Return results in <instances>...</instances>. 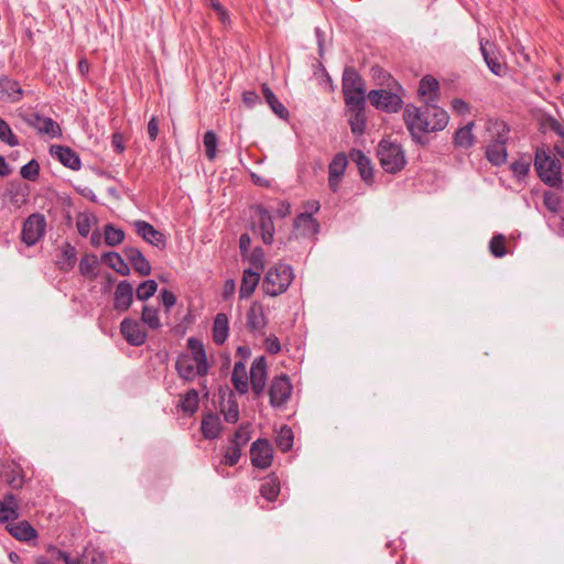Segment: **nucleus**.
Returning <instances> with one entry per match:
<instances>
[{
	"label": "nucleus",
	"mask_w": 564,
	"mask_h": 564,
	"mask_svg": "<svg viewBox=\"0 0 564 564\" xmlns=\"http://www.w3.org/2000/svg\"><path fill=\"white\" fill-rule=\"evenodd\" d=\"M403 120L412 140L420 145H426V134L438 132L448 124V113L436 104H424L423 107L408 104L404 106Z\"/></svg>",
	"instance_id": "nucleus-1"
},
{
	"label": "nucleus",
	"mask_w": 564,
	"mask_h": 564,
	"mask_svg": "<svg viewBox=\"0 0 564 564\" xmlns=\"http://www.w3.org/2000/svg\"><path fill=\"white\" fill-rule=\"evenodd\" d=\"M189 354H181L175 364V368L180 378L185 381H193L195 377H204L207 375L209 365L203 343L195 338L187 339Z\"/></svg>",
	"instance_id": "nucleus-2"
},
{
	"label": "nucleus",
	"mask_w": 564,
	"mask_h": 564,
	"mask_svg": "<svg viewBox=\"0 0 564 564\" xmlns=\"http://www.w3.org/2000/svg\"><path fill=\"white\" fill-rule=\"evenodd\" d=\"M487 131L491 140L486 147V159L495 166H501L507 162V141L509 139V127L502 120H488Z\"/></svg>",
	"instance_id": "nucleus-3"
},
{
	"label": "nucleus",
	"mask_w": 564,
	"mask_h": 564,
	"mask_svg": "<svg viewBox=\"0 0 564 564\" xmlns=\"http://www.w3.org/2000/svg\"><path fill=\"white\" fill-rule=\"evenodd\" d=\"M293 278L291 265L276 263L267 271L261 284L262 291L269 296H278L289 289Z\"/></svg>",
	"instance_id": "nucleus-4"
},
{
	"label": "nucleus",
	"mask_w": 564,
	"mask_h": 564,
	"mask_svg": "<svg viewBox=\"0 0 564 564\" xmlns=\"http://www.w3.org/2000/svg\"><path fill=\"white\" fill-rule=\"evenodd\" d=\"M345 105L367 102L366 82L352 66L345 67L341 77Z\"/></svg>",
	"instance_id": "nucleus-5"
},
{
	"label": "nucleus",
	"mask_w": 564,
	"mask_h": 564,
	"mask_svg": "<svg viewBox=\"0 0 564 564\" xmlns=\"http://www.w3.org/2000/svg\"><path fill=\"white\" fill-rule=\"evenodd\" d=\"M534 167L539 177L545 184L552 187H557L562 184L561 164L546 150L538 149L535 151Z\"/></svg>",
	"instance_id": "nucleus-6"
},
{
	"label": "nucleus",
	"mask_w": 564,
	"mask_h": 564,
	"mask_svg": "<svg viewBox=\"0 0 564 564\" xmlns=\"http://www.w3.org/2000/svg\"><path fill=\"white\" fill-rule=\"evenodd\" d=\"M377 154L382 169L387 173L394 174L405 166V154L399 144L381 141Z\"/></svg>",
	"instance_id": "nucleus-7"
},
{
	"label": "nucleus",
	"mask_w": 564,
	"mask_h": 564,
	"mask_svg": "<svg viewBox=\"0 0 564 564\" xmlns=\"http://www.w3.org/2000/svg\"><path fill=\"white\" fill-rule=\"evenodd\" d=\"M392 89H372L367 94V99L371 106L380 111L397 113L403 107V99L399 94L400 90L392 91Z\"/></svg>",
	"instance_id": "nucleus-8"
},
{
	"label": "nucleus",
	"mask_w": 564,
	"mask_h": 564,
	"mask_svg": "<svg viewBox=\"0 0 564 564\" xmlns=\"http://www.w3.org/2000/svg\"><path fill=\"white\" fill-rule=\"evenodd\" d=\"M46 218L43 214L33 213L23 223L21 240L28 246H35L45 235Z\"/></svg>",
	"instance_id": "nucleus-9"
},
{
	"label": "nucleus",
	"mask_w": 564,
	"mask_h": 564,
	"mask_svg": "<svg viewBox=\"0 0 564 564\" xmlns=\"http://www.w3.org/2000/svg\"><path fill=\"white\" fill-rule=\"evenodd\" d=\"M23 121L35 129L37 133L47 135L51 139L59 138L62 129L52 118L44 117L35 111H28L21 115Z\"/></svg>",
	"instance_id": "nucleus-10"
},
{
	"label": "nucleus",
	"mask_w": 564,
	"mask_h": 564,
	"mask_svg": "<svg viewBox=\"0 0 564 564\" xmlns=\"http://www.w3.org/2000/svg\"><path fill=\"white\" fill-rule=\"evenodd\" d=\"M293 386L286 375H280L272 379L269 388L270 404L272 408H281L291 397Z\"/></svg>",
	"instance_id": "nucleus-11"
},
{
	"label": "nucleus",
	"mask_w": 564,
	"mask_h": 564,
	"mask_svg": "<svg viewBox=\"0 0 564 564\" xmlns=\"http://www.w3.org/2000/svg\"><path fill=\"white\" fill-rule=\"evenodd\" d=\"M250 456L254 467L265 469L272 464L273 448L268 440L259 438L252 443Z\"/></svg>",
	"instance_id": "nucleus-12"
},
{
	"label": "nucleus",
	"mask_w": 564,
	"mask_h": 564,
	"mask_svg": "<svg viewBox=\"0 0 564 564\" xmlns=\"http://www.w3.org/2000/svg\"><path fill=\"white\" fill-rule=\"evenodd\" d=\"M267 324L268 318L264 314L262 304L259 302L251 303L246 316L247 329L254 335L262 336L264 335Z\"/></svg>",
	"instance_id": "nucleus-13"
},
{
	"label": "nucleus",
	"mask_w": 564,
	"mask_h": 564,
	"mask_svg": "<svg viewBox=\"0 0 564 564\" xmlns=\"http://www.w3.org/2000/svg\"><path fill=\"white\" fill-rule=\"evenodd\" d=\"M250 383L256 397L264 392L267 383V361L263 356L256 358L250 368Z\"/></svg>",
	"instance_id": "nucleus-14"
},
{
	"label": "nucleus",
	"mask_w": 564,
	"mask_h": 564,
	"mask_svg": "<svg viewBox=\"0 0 564 564\" xmlns=\"http://www.w3.org/2000/svg\"><path fill=\"white\" fill-rule=\"evenodd\" d=\"M133 226L138 236H140L144 241L160 249L165 248V235L156 230L151 224L145 220H135Z\"/></svg>",
	"instance_id": "nucleus-15"
},
{
	"label": "nucleus",
	"mask_w": 564,
	"mask_h": 564,
	"mask_svg": "<svg viewBox=\"0 0 564 564\" xmlns=\"http://www.w3.org/2000/svg\"><path fill=\"white\" fill-rule=\"evenodd\" d=\"M120 333L131 346H141L147 339V333L142 329L141 324L132 318L127 317L121 322Z\"/></svg>",
	"instance_id": "nucleus-16"
},
{
	"label": "nucleus",
	"mask_w": 564,
	"mask_h": 564,
	"mask_svg": "<svg viewBox=\"0 0 564 564\" xmlns=\"http://www.w3.org/2000/svg\"><path fill=\"white\" fill-rule=\"evenodd\" d=\"M0 479L12 489H21L24 485V471L14 462L6 463L1 466Z\"/></svg>",
	"instance_id": "nucleus-17"
},
{
	"label": "nucleus",
	"mask_w": 564,
	"mask_h": 564,
	"mask_svg": "<svg viewBox=\"0 0 564 564\" xmlns=\"http://www.w3.org/2000/svg\"><path fill=\"white\" fill-rule=\"evenodd\" d=\"M133 302V288L129 281H120L113 295V308L121 313L127 312Z\"/></svg>",
	"instance_id": "nucleus-18"
},
{
	"label": "nucleus",
	"mask_w": 564,
	"mask_h": 564,
	"mask_svg": "<svg viewBox=\"0 0 564 564\" xmlns=\"http://www.w3.org/2000/svg\"><path fill=\"white\" fill-rule=\"evenodd\" d=\"M52 156L57 159L65 167L78 171L82 167L79 155L69 147L52 145L50 149Z\"/></svg>",
	"instance_id": "nucleus-19"
},
{
	"label": "nucleus",
	"mask_w": 564,
	"mask_h": 564,
	"mask_svg": "<svg viewBox=\"0 0 564 564\" xmlns=\"http://www.w3.org/2000/svg\"><path fill=\"white\" fill-rule=\"evenodd\" d=\"M349 112L348 123L355 135H361L366 129V102L345 105Z\"/></svg>",
	"instance_id": "nucleus-20"
},
{
	"label": "nucleus",
	"mask_w": 564,
	"mask_h": 564,
	"mask_svg": "<svg viewBox=\"0 0 564 564\" xmlns=\"http://www.w3.org/2000/svg\"><path fill=\"white\" fill-rule=\"evenodd\" d=\"M23 89L18 80L9 76L0 77V99L7 102H18L23 98Z\"/></svg>",
	"instance_id": "nucleus-21"
},
{
	"label": "nucleus",
	"mask_w": 564,
	"mask_h": 564,
	"mask_svg": "<svg viewBox=\"0 0 564 564\" xmlns=\"http://www.w3.org/2000/svg\"><path fill=\"white\" fill-rule=\"evenodd\" d=\"M30 186L22 182H11L6 189L4 196L15 208H21L29 200Z\"/></svg>",
	"instance_id": "nucleus-22"
},
{
	"label": "nucleus",
	"mask_w": 564,
	"mask_h": 564,
	"mask_svg": "<svg viewBox=\"0 0 564 564\" xmlns=\"http://www.w3.org/2000/svg\"><path fill=\"white\" fill-rule=\"evenodd\" d=\"M123 254L135 272L143 276L151 274V264L138 248L126 247L123 249Z\"/></svg>",
	"instance_id": "nucleus-23"
},
{
	"label": "nucleus",
	"mask_w": 564,
	"mask_h": 564,
	"mask_svg": "<svg viewBox=\"0 0 564 564\" xmlns=\"http://www.w3.org/2000/svg\"><path fill=\"white\" fill-rule=\"evenodd\" d=\"M256 212L259 218V229L261 232L262 241L265 245H271L273 242L275 231L272 216L269 210L261 205L257 206Z\"/></svg>",
	"instance_id": "nucleus-24"
},
{
	"label": "nucleus",
	"mask_w": 564,
	"mask_h": 564,
	"mask_svg": "<svg viewBox=\"0 0 564 564\" xmlns=\"http://www.w3.org/2000/svg\"><path fill=\"white\" fill-rule=\"evenodd\" d=\"M417 94L420 97H426L424 104H436L440 98V84L431 75L424 76L420 80Z\"/></svg>",
	"instance_id": "nucleus-25"
},
{
	"label": "nucleus",
	"mask_w": 564,
	"mask_h": 564,
	"mask_svg": "<svg viewBox=\"0 0 564 564\" xmlns=\"http://www.w3.org/2000/svg\"><path fill=\"white\" fill-rule=\"evenodd\" d=\"M6 529L18 541L28 542L37 538L36 530L26 520L8 523Z\"/></svg>",
	"instance_id": "nucleus-26"
},
{
	"label": "nucleus",
	"mask_w": 564,
	"mask_h": 564,
	"mask_svg": "<svg viewBox=\"0 0 564 564\" xmlns=\"http://www.w3.org/2000/svg\"><path fill=\"white\" fill-rule=\"evenodd\" d=\"M475 127L474 121H469L464 127L458 128L453 137V144L456 148L468 150L476 143V137L473 133Z\"/></svg>",
	"instance_id": "nucleus-27"
},
{
	"label": "nucleus",
	"mask_w": 564,
	"mask_h": 564,
	"mask_svg": "<svg viewBox=\"0 0 564 564\" xmlns=\"http://www.w3.org/2000/svg\"><path fill=\"white\" fill-rule=\"evenodd\" d=\"M260 275L261 272L254 271L253 269L243 270L239 289L240 299H248L252 295L260 281Z\"/></svg>",
	"instance_id": "nucleus-28"
},
{
	"label": "nucleus",
	"mask_w": 564,
	"mask_h": 564,
	"mask_svg": "<svg viewBox=\"0 0 564 564\" xmlns=\"http://www.w3.org/2000/svg\"><path fill=\"white\" fill-rule=\"evenodd\" d=\"M221 424L219 416L215 413H207L202 420L200 431L205 438L215 440L219 436Z\"/></svg>",
	"instance_id": "nucleus-29"
},
{
	"label": "nucleus",
	"mask_w": 564,
	"mask_h": 564,
	"mask_svg": "<svg viewBox=\"0 0 564 564\" xmlns=\"http://www.w3.org/2000/svg\"><path fill=\"white\" fill-rule=\"evenodd\" d=\"M294 227L301 230L304 236H313L319 231L318 221L312 216V213H302L294 219Z\"/></svg>",
	"instance_id": "nucleus-30"
},
{
	"label": "nucleus",
	"mask_w": 564,
	"mask_h": 564,
	"mask_svg": "<svg viewBox=\"0 0 564 564\" xmlns=\"http://www.w3.org/2000/svg\"><path fill=\"white\" fill-rule=\"evenodd\" d=\"M229 333V322L225 313H218L213 323V340L217 345H223Z\"/></svg>",
	"instance_id": "nucleus-31"
},
{
	"label": "nucleus",
	"mask_w": 564,
	"mask_h": 564,
	"mask_svg": "<svg viewBox=\"0 0 564 564\" xmlns=\"http://www.w3.org/2000/svg\"><path fill=\"white\" fill-rule=\"evenodd\" d=\"M351 160L358 166L361 178L368 184L371 183L373 174L370 159L362 151L354 150L351 152Z\"/></svg>",
	"instance_id": "nucleus-32"
},
{
	"label": "nucleus",
	"mask_w": 564,
	"mask_h": 564,
	"mask_svg": "<svg viewBox=\"0 0 564 564\" xmlns=\"http://www.w3.org/2000/svg\"><path fill=\"white\" fill-rule=\"evenodd\" d=\"M262 94L263 97L269 105L270 109L280 118V119H289L290 112L285 108V106L278 99L275 94L271 90L268 84H262Z\"/></svg>",
	"instance_id": "nucleus-33"
},
{
	"label": "nucleus",
	"mask_w": 564,
	"mask_h": 564,
	"mask_svg": "<svg viewBox=\"0 0 564 564\" xmlns=\"http://www.w3.org/2000/svg\"><path fill=\"white\" fill-rule=\"evenodd\" d=\"M280 494V479L272 473L268 475L260 486V495L268 501H274Z\"/></svg>",
	"instance_id": "nucleus-34"
},
{
	"label": "nucleus",
	"mask_w": 564,
	"mask_h": 564,
	"mask_svg": "<svg viewBox=\"0 0 564 564\" xmlns=\"http://www.w3.org/2000/svg\"><path fill=\"white\" fill-rule=\"evenodd\" d=\"M231 382L235 389L240 393L245 394L248 392L249 382L248 376L246 371V366L242 361H237L234 366V370L231 373Z\"/></svg>",
	"instance_id": "nucleus-35"
},
{
	"label": "nucleus",
	"mask_w": 564,
	"mask_h": 564,
	"mask_svg": "<svg viewBox=\"0 0 564 564\" xmlns=\"http://www.w3.org/2000/svg\"><path fill=\"white\" fill-rule=\"evenodd\" d=\"M101 261L113 269L117 273L127 276L130 274V268L123 258L115 251L102 253Z\"/></svg>",
	"instance_id": "nucleus-36"
},
{
	"label": "nucleus",
	"mask_w": 564,
	"mask_h": 564,
	"mask_svg": "<svg viewBox=\"0 0 564 564\" xmlns=\"http://www.w3.org/2000/svg\"><path fill=\"white\" fill-rule=\"evenodd\" d=\"M76 249L73 245L69 242L63 243L61 248V256L58 260L56 261L59 270L64 272H68L72 270L76 263Z\"/></svg>",
	"instance_id": "nucleus-37"
},
{
	"label": "nucleus",
	"mask_w": 564,
	"mask_h": 564,
	"mask_svg": "<svg viewBox=\"0 0 564 564\" xmlns=\"http://www.w3.org/2000/svg\"><path fill=\"white\" fill-rule=\"evenodd\" d=\"M198 392L195 389H191L180 398L178 408L184 414L193 415L198 409Z\"/></svg>",
	"instance_id": "nucleus-38"
},
{
	"label": "nucleus",
	"mask_w": 564,
	"mask_h": 564,
	"mask_svg": "<svg viewBox=\"0 0 564 564\" xmlns=\"http://www.w3.org/2000/svg\"><path fill=\"white\" fill-rule=\"evenodd\" d=\"M294 441L293 431L290 426L283 425L275 437V444L282 452H288L292 448Z\"/></svg>",
	"instance_id": "nucleus-39"
},
{
	"label": "nucleus",
	"mask_w": 564,
	"mask_h": 564,
	"mask_svg": "<svg viewBox=\"0 0 564 564\" xmlns=\"http://www.w3.org/2000/svg\"><path fill=\"white\" fill-rule=\"evenodd\" d=\"M105 242L110 247H116L124 240V231L121 228L115 227L112 224L105 226Z\"/></svg>",
	"instance_id": "nucleus-40"
},
{
	"label": "nucleus",
	"mask_w": 564,
	"mask_h": 564,
	"mask_svg": "<svg viewBox=\"0 0 564 564\" xmlns=\"http://www.w3.org/2000/svg\"><path fill=\"white\" fill-rule=\"evenodd\" d=\"M98 259L95 254H85L79 262V271L86 278H96Z\"/></svg>",
	"instance_id": "nucleus-41"
},
{
	"label": "nucleus",
	"mask_w": 564,
	"mask_h": 564,
	"mask_svg": "<svg viewBox=\"0 0 564 564\" xmlns=\"http://www.w3.org/2000/svg\"><path fill=\"white\" fill-rule=\"evenodd\" d=\"M480 51L490 72L497 76H502L505 73V66L499 61V58L497 56L490 55L487 47L484 44L480 45Z\"/></svg>",
	"instance_id": "nucleus-42"
},
{
	"label": "nucleus",
	"mask_w": 564,
	"mask_h": 564,
	"mask_svg": "<svg viewBox=\"0 0 564 564\" xmlns=\"http://www.w3.org/2000/svg\"><path fill=\"white\" fill-rule=\"evenodd\" d=\"M348 160L344 153H337L328 166V175L341 177L346 171Z\"/></svg>",
	"instance_id": "nucleus-43"
},
{
	"label": "nucleus",
	"mask_w": 564,
	"mask_h": 564,
	"mask_svg": "<svg viewBox=\"0 0 564 564\" xmlns=\"http://www.w3.org/2000/svg\"><path fill=\"white\" fill-rule=\"evenodd\" d=\"M371 75L372 77L379 82L380 85H388L390 88H394V87H398V90H402V87L401 85H399L392 77L391 75L386 72L382 67L380 66H372L371 67Z\"/></svg>",
	"instance_id": "nucleus-44"
},
{
	"label": "nucleus",
	"mask_w": 564,
	"mask_h": 564,
	"mask_svg": "<svg viewBox=\"0 0 564 564\" xmlns=\"http://www.w3.org/2000/svg\"><path fill=\"white\" fill-rule=\"evenodd\" d=\"M141 319L151 329H159L161 327L158 308L144 305L141 313Z\"/></svg>",
	"instance_id": "nucleus-45"
},
{
	"label": "nucleus",
	"mask_w": 564,
	"mask_h": 564,
	"mask_svg": "<svg viewBox=\"0 0 564 564\" xmlns=\"http://www.w3.org/2000/svg\"><path fill=\"white\" fill-rule=\"evenodd\" d=\"M158 290V283L154 280H147L139 284L135 291L137 299L147 301L152 297Z\"/></svg>",
	"instance_id": "nucleus-46"
},
{
	"label": "nucleus",
	"mask_w": 564,
	"mask_h": 564,
	"mask_svg": "<svg viewBox=\"0 0 564 564\" xmlns=\"http://www.w3.org/2000/svg\"><path fill=\"white\" fill-rule=\"evenodd\" d=\"M0 141L10 147L19 145L18 137L12 132L8 122L2 118H0Z\"/></svg>",
	"instance_id": "nucleus-47"
},
{
	"label": "nucleus",
	"mask_w": 564,
	"mask_h": 564,
	"mask_svg": "<svg viewBox=\"0 0 564 564\" xmlns=\"http://www.w3.org/2000/svg\"><path fill=\"white\" fill-rule=\"evenodd\" d=\"M543 204L550 213L557 214L561 209L562 198L557 193L546 191L543 195Z\"/></svg>",
	"instance_id": "nucleus-48"
},
{
	"label": "nucleus",
	"mask_w": 564,
	"mask_h": 564,
	"mask_svg": "<svg viewBox=\"0 0 564 564\" xmlns=\"http://www.w3.org/2000/svg\"><path fill=\"white\" fill-rule=\"evenodd\" d=\"M217 142V135L214 131L208 130L205 132L203 137V143L206 150V156L209 160H214L216 158Z\"/></svg>",
	"instance_id": "nucleus-49"
},
{
	"label": "nucleus",
	"mask_w": 564,
	"mask_h": 564,
	"mask_svg": "<svg viewBox=\"0 0 564 564\" xmlns=\"http://www.w3.org/2000/svg\"><path fill=\"white\" fill-rule=\"evenodd\" d=\"M489 249L494 257L502 258L506 256V238L503 235L498 234L495 235L489 242Z\"/></svg>",
	"instance_id": "nucleus-50"
},
{
	"label": "nucleus",
	"mask_w": 564,
	"mask_h": 564,
	"mask_svg": "<svg viewBox=\"0 0 564 564\" xmlns=\"http://www.w3.org/2000/svg\"><path fill=\"white\" fill-rule=\"evenodd\" d=\"M241 457V448L235 444H230L226 447L224 458L221 463L226 466H235L238 464Z\"/></svg>",
	"instance_id": "nucleus-51"
},
{
	"label": "nucleus",
	"mask_w": 564,
	"mask_h": 564,
	"mask_svg": "<svg viewBox=\"0 0 564 564\" xmlns=\"http://www.w3.org/2000/svg\"><path fill=\"white\" fill-rule=\"evenodd\" d=\"M20 174L24 180L28 181H35L37 180L40 175V164L35 159H32L26 164H24L21 170Z\"/></svg>",
	"instance_id": "nucleus-52"
},
{
	"label": "nucleus",
	"mask_w": 564,
	"mask_h": 564,
	"mask_svg": "<svg viewBox=\"0 0 564 564\" xmlns=\"http://www.w3.org/2000/svg\"><path fill=\"white\" fill-rule=\"evenodd\" d=\"M511 170L518 178H524L530 171V160L529 159H520L514 161L511 164Z\"/></svg>",
	"instance_id": "nucleus-53"
},
{
	"label": "nucleus",
	"mask_w": 564,
	"mask_h": 564,
	"mask_svg": "<svg viewBox=\"0 0 564 564\" xmlns=\"http://www.w3.org/2000/svg\"><path fill=\"white\" fill-rule=\"evenodd\" d=\"M56 558L63 560L65 564H89V553H83L80 557H72L68 553L56 550Z\"/></svg>",
	"instance_id": "nucleus-54"
},
{
	"label": "nucleus",
	"mask_w": 564,
	"mask_h": 564,
	"mask_svg": "<svg viewBox=\"0 0 564 564\" xmlns=\"http://www.w3.org/2000/svg\"><path fill=\"white\" fill-rule=\"evenodd\" d=\"M249 261L252 265L251 269L258 272L264 270V253L261 248H254L250 254Z\"/></svg>",
	"instance_id": "nucleus-55"
},
{
	"label": "nucleus",
	"mask_w": 564,
	"mask_h": 564,
	"mask_svg": "<svg viewBox=\"0 0 564 564\" xmlns=\"http://www.w3.org/2000/svg\"><path fill=\"white\" fill-rule=\"evenodd\" d=\"M250 440V431L248 426H240L234 434L230 444H235L242 448Z\"/></svg>",
	"instance_id": "nucleus-56"
},
{
	"label": "nucleus",
	"mask_w": 564,
	"mask_h": 564,
	"mask_svg": "<svg viewBox=\"0 0 564 564\" xmlns=\"http://www.w3.org/2000/svg\"><path fill=\"white\" fill-rule=\"evenodd\" d=\"M544 127L561 138L564 141V123L555 119L554 117H546L544 120Z\"/></svg>",
	"instance_id": "nucleus-57"
},
{
	"label": "nucleus",
	"mask_w": 564,
	"mask_h": 564,
	"mask_svg": "<svg viewBox=\"0 0 564 564\" xmlns=\"http://www.w3.org/2000/svg\"><path fill=\"white\" fill-rule=\"evenodd\" d=\"M227 423H236L239 420V408L236 401H229L227 410H223Z\"/></svg>",
	"instance_id": "nucleus-58"
},
{
	"label": "nucleus",
	"mask_w": 564,
	"mask_h": 564,
	"mask_svg": "<svg viewBox=\"0 0 564 564\" xmlns=\"http://www.w3.org/2000/svg\"><path fill=\"white\" fill-rule=\"evenodd\" d=\"M161 299L166 312H170V310L176 304L175 294L167 289L161 290Z\"/></svg>",
	"instance_id": "nucleus-59"
},
{
	"label": "nucleus",
	"mask_w": 564,
	"mask_h": 564,
	"mask_svg": "<svg viewBox=\"0 0 564 564\" xmlns=\"http://www.w3.org/2000/svg\"><path fill=\"white\" fill-rule=\"evenodd\" d=\"M265 349L270 355H276L281 351V344L275 335L265 338Z\"/></svg>",
	"instance_id": "nucleus-60"
},
{
	"label": "nucleus",
	"mask_w": 564,
	"mask_h": 564,
	"mask_svg": "<svg viewBox=\"0 0 564 564\" xmlns=\"http://www.w3.org/2000/svg\"><path fill=\"white\" fill-rule=\"evenodd\" d=\"M77 231L82 237H87L90 232L91 223L87 216L79 217L76 223Z\"/></svg>",
	"instance_id": "nucleus-61"
},
{
	"label": "nucleus",
	"mask_w": 564,
	"mask_h": 564,
	"mask_svg": "<svg viewBox=\"0 0 564 564\" xmlns=\"http://www.w3.org/2000/svg\"><path fill=\"white\" fill-rule=\"evenodd\" d=\"M452 109L459 115H466L469 112L470 107L465 100L455 98L452 101Z\"/></svg>",
	"instance_id": "nucleus-62"
},
{
	"label": "nucleus",
	"mask_w": 564,
	"mask_h": 564,
	"mask_svg": "<svg viewBox=\"0 0 564 564\" xmlns=\"http://www.w3.org/2000/svg\"><path fill=\"white\" fill-rule=\"evenodd\" d=\"M242 100H243L245 105L249 108H252L256 105L260 104V97L254 91H245L242 94Z\"/></svg>",
	"instance_id": "nucleus-63"
},
{
	"label": "nucleus",
	"mask_w": 564,
	"mask_h": 564,
	"mask_svg": "<svg viewBox=\"0 0 564 564\" xmlns=\"http://www.w3.org/2000/svg\"><path fill=\"white\" fill-rule=\"evenodd\" d=\"M111 145L117 153H122L126 149L123 137L121 133L116 132L111 135Z\"/></svg>",
	"instance_id": "nucleus-64"
}]
</instances>
